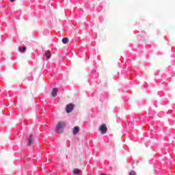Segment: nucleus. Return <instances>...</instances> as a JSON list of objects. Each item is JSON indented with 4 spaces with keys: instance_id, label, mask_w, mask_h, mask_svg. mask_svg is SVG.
<instances>
[{
    "instance_id": "nucleus-3",
    "label": "nucleus",
    "mask_w": 175,
    "mask_h": 175,
    "mask_svg": "<svg viewBox=\"0 0 175 175\" xmlns=\"http://www.w3.org/2000/svg\"><path fill=\"white\" fill-rule=\"evenodd\" d=\"M99 131L103 135L106 133L107 132V126L106 124H102V125L100 126L99 127Z\"/></svg>"
},
{
    "instance_id": "nucleus-12",
    "label": "nucleus",
    "mask_w": 175,
    "mask_h": 175,
    "mask_svg": "<svg viewBox=\"0 0 175 175\" xmlns=\"http://www.w3.org/2000/svg\"><path fill=\"white\" fill-rule=\"evenodd\" d=\"M105 100V96L104 94L100 95V101L103 102Z\"/></svg>"
},
{
    "instance_id": "nucleus-10",
    "label": "nucleus",
    "mask_w": 175,
    "mask_h": 175,
    "mask_svg": "<svg viewBox=\"0 0 175 175\" xmlns=\"http://www.w3.org/2000/svg\"><path fill=\"white\" fill-rule=\"evenodd\" d=\"M81 172L80 169H74L73 170V174L78 175Z\"/></svg>"
},
{
    "instance_id": "nucleus-14",
    "label": "nucleus",
    "mask_w": 175,
    "mask_h": 175,
    "mask_svg": "<svg viewBox=\"0 0 175 175\" xmlns=\"http://www.w3.org/2000/svg\"><path fill=\"white\" fill-rule=\"evenodd\" d=\"M18 13H19V14H21V13H22L21 10H18Z\"/></svg>"
},
{
    "instance_id": "nucleus-6",
    "label": "nucleus",
    "mask_w": 175,
    "mask_h": 175,
    "mask_svg": "<svg viewBox=\"0 0 175 175\" xmlns=\"http://www.w3.org/2000/svg\"><path fill=\"white\" fill-rule=\"evenodd\" d=\"M79 131H80L79 126H74V128L72 129L73 135H77V133H79Z\"/></svg>"
},
{
    "instance_id": "nucleus-9",
    "label": "nucleus",
    "mask_w": 175,
    "mask_h": 175,
    "mask_svg": "<svg viewBox=\"0 0 175 175\" xmlns=\"http://www.w3.org/2000/svg\"><path fill=\"white\" fill-rule=\"evenodd\" d=\"M63 44H68L69 40L68 38V37H64L62 40Z\"/></svg>"
},
{
    "instance_id": "nucleus-17",
    "label": "nucleus",
    "mask_w": 175,
    "mask_h": 175,
    "mask_svg": "<svg viewBox=\"0 0 175 175\" xmlns=\"http://www.w3.org/2000/svg\"><path fill=\"white\" fill-rule=\"evenodd\" d=\"M100 175H106L105 173H102Z\"/></svg>"
},
{
    "instance_id": "nucleus-4",
    "label": "nucleus",
    "mask_w": 175,
    "mask_h": 175,
    "mask_svg": "<svg viewBox=\"0 0 175 175\" xmlns=\"http://www.w3.org/2000/svg\"><path fill=\"white\" fill-rule=\"evenodd\" d=\"M73 109H75L74 104H68L66 107V113H71Z\"/></svg>"
},
{
    "instance_id": "nucleus-7",
    "label": "nucleus",
    "mask_w": 175,
    "mask_h": 175,
    "mask_svg": "<svg viewBox=\"0 0 175 175\" xmlns=\"http://www.w3.org/2000/svg\"><path fill=\"white\" fill-rule=\"evenodd\" d=\"M58 93V88H54L52 90L51 95L53 97H57V94Z\"/></svg>"
},
{
    "instance_id": "nucleus-8",
    "label": "nucleus",
    "mask_w": 175,
    "mask_h": 175,
    "mask_svg": "<svg viewBox=\"0 0 175 175\" xmlns=\"http://www.w3.org/2000/svg\"><path fill=\"white\" fill-rule=\"evenodd\" d=\"M18 51L21 53H25L27 51V48L25 46H19Z\"/></svg>"
},
{
    "instance_id": "nucleus-16",
    "label": "nucleus",
    "mask_w": 175,
    "mask_h": 175,
    "mask_svg": "<svg viewBox=\"0 0 175 175\" xmlns=\"http://www.w3.org/2000/svg\"><path fill=\"white\" fill-rule=\"evenodd\" d=\"M10 2H14V0H10Z\"/></svg>"
},
{
    "instance_id": "nucleus-18",
    "label": "nucleus",
    "mask_w": 175,
    "mask_h": 175,
    "mask_svg": "<svg viewBox=\"0 0 175 175\" xmlns=\"http://www.w3.org/2000/svg\"><path fill=\"white\" fill-rule=\"evenodd\" d=\"M154 105H155V106H156V107H157V104H154Z\"/></svg>"
},
{
    "instance_id": "nucleus-11",
    "label": "nucleus",
    "mask_w": 175,
    "mask_h": 175,
    "mask_svg": "<svg viewBox=\"0 0 175 175\" xmlns=\"http://www.w3.org/2000/svg\"><path fill=\"white\" fill-rule=\"evenodd\" d=\"M92 74H93V75H94V78H97L99 76L98 72H96V71H95V70H92Z\"/></svg>"
},
{
    "instance_id": "nucleus-5",
    "label": "nucleus",
    "mask_w": 175,
    "mask_h": 175,
    "mask_svg": "<svg viewBox=\"0 0 175 175\" xmlns=\"http://www.w3.org/2000/svg\"><path fill=\"white\" fill-rule=\"evenodd\" d=\"M44 55L46 56V59L49 60V59H51V56H52V53L51 52V51H44Z\"/></svg>"
},
{
    "instance_id": "nucleus-15",
    "label": "nucleus",
    "mask_w": 175,
    "mask_h": 175,
    "mask_svg": "<svg viewBox=\"0 0 175 175\" xmlns=\"http://www.w3.org/2000/svg\"><path fill=\"white\" fill-rule=\"evenodd\" d=\"M168 114H171L172 113V111H167Z\"/></svg>"
},
{
    "instance_id": "nucleus-2",
    "label": "nucleus",
    "mask_w": 175,
    "mask_h": 175,
    "mask_svg": "<svg viewBox=\"0 0 175 175\" xmlns=\"http://www.w3.org/2000/svg\"><path fill=\"white\" fill-rule=\"evenodd\" d=\"M26 140H27L26 144L27 146H31V144H33V135H32V133L29 135V136H27V137L26 138Z\"/></svg>"
},
{
    "instance_id": "nucleus-1",
    "label": "nucleus",
    "mask_w": 175,
    "mask_h": 175,
    "mask_svg": "<svg viewBox=\"0 0 175 175\" xmlns=\"http://www.w3.org/2000/svg\"><path fill=\"white\" fill-rule=\"evenodd\" d=\"M65 126L66 122L64 121H59L55 126V132L57 133H63Z\"/></svg>"
},
{
    "instance_id": "nucleus-13",
    "label": "nucleus",
    "mask_w": 175,
    "mask_h": 175,
    "mask_svg": "<svg viewBox=\"0 0 175 175\" xmlns=\"http://www.w3.org/2000/svg\"><path fill=\"white\" fill-rule=\"evenodd\" d=\"M129 175H137V173L134 170H132L131 172H130Z\"/></svg>"
}]
</instances>
